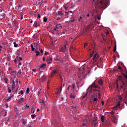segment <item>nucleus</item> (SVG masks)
Returning <instances> with one entry per match:
<instances>
[{"instance_id":"obj_9","label":"nucleus","mask_w":127,"mask_h":127,"mask_svg":"<svg viewBox=\"0 0 127 127\" xmlns=\"http://www.w3.org/2000/svg\"><path fill=\"white\" fill-rule=\"evenodd\" d=\"M24 98L23 97L20 98L18 101V104H21L24 101Z\"/></svg>"},{"instance_id":"obj_24","label":"nucleus","mask_w":127,"mask_h":127,"mask_svg":"<svg viewBox=\"0 0 127 127\" xmlns=\"http://www.w3.org/2000/svg\"><path fill=\"white\" fill-rule=\"evenodd\" d=\"M78 21L79 22H82L83 21V18L82 17V16H80L79 17V18L78 19Z\"/></svg>"},{"instance_id":"obj_13","label":"nucleus","mask_w":127,"mask_h":127,"mask_svg":"<svg viewBox=\"0 0 127 127\" xmlns=\"http://www.w3.org/2000/svg\"><path fill=\"white\" fill-rule=\"evenodd\" d=\"M113 122L115 124H117L118 123V118L115 116H113Z\"/></svg>"},{"instance_id":"obj_60","label":"nucleus","mask_w":127,"mask_h":127,"mask_svg":"<svg viewBox=\"0 0 127 127\" xmlns=\"http://www.w3.org/2000/svg\"><path fill=\"white\" fill-rule=\"evenodd\" d=\"M18 60H21H21H22V58H21V57H19V59H18Z\"/></svg>"},{"instance_id":"obj_31","label":"nucleus","mask_w":127,"mask_h":127,"mask_svg":"<svg viewBox=\"0 0 127 127\" xmlns=\"http://www.w3.org/2000/svg\"><path fill=\"white\" fill-rule=\"evenodd\" d=\"M23 94H24V92H23V90H21L20 92H19L18 93V94H19V95L21 94V95H23Z\"/></svg>"},{"instance_id":"obj_53","label":"nucleus","mask_w":127,"mask_h":127,"mask_svg":"<svg viewBox=\"0 0 127 127\" xmlns=\"http://www.w3.org/2000/svg\"><path fill=\"white\" fill-rule=\"evenodd\" d=\"M33 108H32V113L33 114V113H35V110H34L33 111Z\"/></svg>"},{"instance_id":"obj_56","label":"nucleus","mask_w":127,"mask_h":127,"mask_svg":"<svg viewBox=\"0 0 127 127\" xmlns=\"http://www.w3.org/2000/svg\"><path fill=\"white\" fill-rule=\"evenodd\" d=\"M22 124H23L24 126L26 125L25 121H23Z\"/></svg>"},{"instance_id":"obj_16","label":"nucleus","mask_w":127,"mask_h":127,"mask_svg":"<svg viewBox=\"0 0 127 127\" xmlns=\"http://www.w3.org/2000/svg\"><path fill=\"white\" fill-rule=\"evenodd\" d=\"M17 73V75L18 77H20V75H21V70H18L17 72H16V73Z\"/></svg>"},{"instance_id":"obj_11","label":"nucleus","mask_w":127,"mask_h":127,"mask_svg":"<svg viewBox=\"0 0 127 127\" xmlns=\"http://www.w3.org/2000/svg\"><path fill=\"white\" fill-rule=\"evenodd\" d=\"M58 73V71L56 70H54L52 71V72L51 73V75L52 76H53L54 75H55L56 73Z\"/></svg>"},{"instance_id":"obj_50","label":"nucleus","mask_w":127,"mask_h":127,"mask_svg":"<svg viewBox=\"0 0 127 127\" xmlns=\"http://www.w3.org/2000/svg\"><path fill=\"white\" fill-rule=\"evenodd\" d=\"M62 88H63V83H61V86L60 87V90H62Z\"/></svg>"},{"instance_id":"obj_44","label":"nucleus","mask_w":127,"mask_h":127,"mask_svg":"<svg viewBox=\"0 0 127 127\" xmlns=\"http://www.w3.org/2000/svg\"><path fill=\"white\" fill-rule=\"evenodd\" d=\"M87 93H86V94L84 96H83L82 97V99L85 98L87 96Z\"/></svg>"},{"instance_id":"obj_29","label":"nucleus","mask_w":127,"mask_h":127,"mask_svg":"<svg viewBox=\"0 0 127 127\" xmlns=\"http://www.w3.org/2000/svg\"><path fill=\"white\" fill-rule=\"evenodd\" d=\"M117 51V45H115V47H114V49H113V52H115Z\"/></svg>"},{"instance_id":"obj_39","label":"nucleus","mask_w":127,"mask_h":127,"mask_svg":"<svg viewBox=\"0 0 127 127\" xmlns=\"http://www.w3.org/2000/svg\"><path fill=\"white\" fill-rule=\"evenodd\" d=\"M8 93H10L11 92V89H10V87H8Z\"/></svg>"},{"instance_id":"obj_40","label":"nucleus","mask_w":127,"mask_h":127,"mask_svg":"<svg viewBox=\"0 0 127 127\" xmlns=\"http://www.w3.org/2000/svg\"><path fill=\"white\" fill-rule=\"evenodd\" d=\"M118 69H120V70H122V71H123V70H122V67H121V66H120V65H119V66H118Z\"/></svg>"},{"instance_id":"obj_33","label":"nucleus","mask_w":127,"mask_h":127,"mask_svg":"<svg viewBox=\"0 0 127 127\" xmlns=\"http://www.w3.org/2000/svg\"><path fill=\"white\" fill-rule=\"evenodd\" d=\"M29 94V88H28L26 90V94L28 95Z\"/></svg>"},{"instance_id":"obj_49","label":"nucleus","mask_w":127,"mask_h":127,"mask_svg":"<svg viewBox=\"0 0 127 127\" xmlns=\"http://www.w3.org/2000/svg\"><path fill=\"white\" fill-rule=\"evenodd\" d=\"M68 15V12H65V16H67Z\"/></svg>"},{"instance_id":"obj_25","label":"nucleus","mask_w":127,"mask_h":127,"mask_svg":"<svg viewBox=\"0 0 127 127\" xmlns=\"http://www.w3.org/2000/svg\"><path fill=\"white\" fill-rule=\"evenodd\" d=\"M101 120L102 122L104 123L105 119H104V117L103 115L102 116H101Z\"/></svg>"},{"instance_id":"obj_63","label":"nucleus","mask_w":127,"mask_h":127,"mask_svg":"<svg viewBox=\"0 0 127 127\" xmlns=\"http://www.w3.org/2000/svg\"><path fill=\"white\" fill-rule=\"evenodd\" d=\"M31 49L34 48V47H33V45L32 44L31 45Z\"/></svg>"},{"instance_id":"obj_23","label":"nucleus","mask_w":127,"mask_h":127,"mask_svg":"<svg viewBox=\"0 0 127 127\" xmlns=\"http://www.w3.org/2000/svg\"><path fill=\"white\" fill-rule=\"evenodd\" d=\"M97 100H98L97 97L94 98L93 99V101L95 102V104H96L97 103Z\"/></svg>"},{"instance_id":"obj_4","label":"nucleus","mask_w":127,"mask_h":127,"mask_svg":"<svg viewBox=\"0 0 127 127\" xmlns=\"http://www.w3.org/2000/svg\"><path fill=\"white\" fill-rule=\"evenodd\" d=\"M121 82H122L123 85H127V80H121ZM124 103L126 104V105L127 106V94H126L124 97Z\"/></svg>"},{"instance_id":"obj_18","label":"nucleus","mask_w":127,"mask_h":127,"mask_svg":"<svg viewBox=\"0 0 127 127\" xmlns=\"http://www.w3.org/2000/svg\"><path fill=\"white\" fill-rule=\"evenodd\" d=\"M54 60H55L56 61H62L61 60L59 59L58 56H56V57L55 58Z\"/></svg>"},{"instance_id":"obj_12","label":"nucleus","mask_w":127,"mask_h":127,"mask_svg":"<svg viewBox=\"0 0 127 127\" xmlns=\"http://www.w3.org/2000/svg\"><path fill=\"white\" fill-rule=\"evenodd\" d=\"M38 26H40L39 24L38 23V22L37 21H35V22H34V23L33 24V26H34L35 28H37Z\"/></svg>"},{"instance_id":"obj_54","label":"nucleus","mask_w":127,"mask_h":127,"mask_svg":"<svg viewBox=\"0 0 127 127\" xmlns=\"http://www.w3.org/2000/svg\"><path fill=\"white\" fill-rule=\"evenodd\" d=\"M49 53L48 52L45 53V55H46V56H47V55H49Z\"/></svg>"},{"instance_id":"obj_10","label":"nucleus","mask_w":127,"mask_h":127,"mask_svg":"<svg viewBox=\"0 0 127 127\" xmlns=\"http://www.w3.org/2000/svg\"><path fill=\"white\" fill-rule=\"evenodd\" d=\"M16 71L11 70V74L12 75V77L13 78H15V74H16Z\"/></svg>"},{"instance_id":"obj_52","label":"nucleus","mask_w":127,"mask_h":127,"mask_svg":"<svg viewBox=\"0 0 127 127\" xmlns=\"http://www.w3.org/2000/svg\"><path fill=\"white\" fill-rule=\"evenodd\" d=\"M5 107H6V108H8V104H7V103H6V104H5Z\"/></svg>"},{"instance_id":"obj_48","label":"nucleus","mask_w":127,"mask_h":127,"mask_svg":"<svg viewBox=\"0 0 127 127\" xmlns=\"http://www.w3.org/2000/svg\"><path fill=\"white\" fill-rule=\"evenodd\" d=\"M13 96H14V94H13L12 93H11L10 97H11V98H13Z\"/></svg>"},{"instance_id":"obj_57","label":"nucleus","mask_w":127,"mask_h":127,"mask_svg":"<svg viewBox=\"0 0 127 127\" xmlns=\"http://www.w3.org/2000/svg\"><path fill=\"white\" fill-rule=\"evenodd\" d=\"M123 78L122 76L119 75V79H122Z\"/></svg>"},{"instance_id":"obj_47","label":"nucleus","mask_w":127,"mask_h":127,"mask_svg":"<svg viewBox=\"0 0 127 127\" xmlns=\"http://www.w3.org/2000/svg\"><path fill=\"white\" fill-rule=\"evenodd\" d=\"M49 84H50V81H48L47 82V87H49Z\"/></svg>"},{"instance_id":"obj_8","label":"nucleus","mask_w":127,"mask_h":127,"mask_svg":"<svg viewBox=\"0 0 127 127\" xmlns=\"http://www.w3.org/2000/svg\"><path fill=\"white\" fill-rule=\"evenodd\" d=\"M121 105L120 104V102L118 101V103H117V104H116V105H115V106H114V108H113V109L115 110H118V108Z\"/></svg>"},{"instance_id":"obj_62","label":"nucleus","mask_w":127,"mask_h":127,"mask_svg":"<svg viewBox=\"0 0 127 127\" xmlns=\"http://www.w3.org/2000/svg\"><path fill=\"white\" fill-rule=\"evenodd\" d=\"M102 105L103 106L104 105V101H102Z\"/></svg>"},{"instance_id":"obj_30","label":"nucleus","mask_w":127,"mask_h":127,"mask_svg":"<svg viewBox=\"0 0 127 127\" xmlns=\"http://www.w3.org/2000/svg\"><path fill=\"white\" fill-rule=\"evenodd\" d=\"M13 44H14V47L15 48H16V47H18V45H17V44L16 43L14 42V43H13Z\"/></svg>"},{"instance_id":"obj_55","label":"nucleus","mask_w":127,"mask_h":127,"mask_svg":"<svg viewBox=\"0 0 127 127\" xmlns=\"http://www.w3.org/2000/svg\"><path fill=\"white\" fill-rule=\"evenodd\" d=\"M126 73H127V75H125V78H126L127 79V71H126Z\"/></svg>"},{"instance_id":"obj_64","label":"nucleus","mask_w":127,"mask_h":127,"mask_svg":"<svg viewBox=\"0 0 127 127\" xmlns=\"http://www.w3.org/2000/svg\"><path fill=\"white\" fill-rule=\"evenodd\" d=\"M87 46V44H85L84 47L85 48Z\"/></svg>"},{"instance_id":"obj_45","label":"nucleus","mask_w":127,"mask_h":127,"mask_svg":"<svg viewBox=\"0 0 127 127\" xmlns=\"http://www.w3.org/2000/svg\"><path fill=\"white\" fill-rule=\"evenodd\" d=\"M37 18H39V19H40V18H41V16H40V14H38Z\"/></svg>"},{"instance_id":"obj_28","label":"nucleus","mask_w":127,"mask_h":127,"mask_svg":"<svg viewBox=\"0 0 127 127\" xmlns=\"http://www.w3.org/2000/svg\"><path fill=\"white\" fill-rule=\"evenodd\" d=\"M12 98L11 97L9 96V98L6 100V102L10 101Z\"/></svg>"},{"instance_id":"obj_43","label":"nucleus","mask_w":127,"mask_h":127,"mask_svg":"<svg viewBox=\"0 0 127 127\" xmlns=\"http://www.w3.org/2000/svg\"><path fill=\"white\" fill-rule=\"evenodd\" d=\"M39 50H40V52H41V54H43V51L42 49H40Z\"/></svg>"},{"instance_id":"obj_3","label":"nucleus","mask_w":127,"mask_h":127,"mask_svg":"<svg viewBox=\"0 0 127 127\" xmlns=\"http://www.w3.org/2000/svg\"><path fill=\"white\" fill-rule=\"evenodd\" d=\"M18 80H15V81L14 80L10 81V84H12L11 85V91L13 92L15 89V86H17L18 84Z\"/></svg>"},{"instance_id":"obj_7","label":"nucleus","mask_w":127,"mask_h":127,"mask_svg":"<svg viewBox=\"0 0 127 127\" xmlns=\"http://www.w3.org/2000/svg\"><path fill=\"white\" fill-rule=\"evenodd\" d=\"M56 27L58 30L62 29V26L61 23L57 24Z\"/></svg>"},{"instance_id":"obj_42","label":"nucleus","mask_w":127,"mask_h":127,"mask_svg":"<svg viewBox=\"0 0 127 127\" xmlns=\"http://www.w3.org/2000/svg\"><path fill=\"white\" fill-rule=\"evenodd\" d=\"M66 51H67V48L66 47V45H64V47Z\"/></svg>"},{"instance_id":"obj_20","label":"nucleus","mask_w":127,"mask_h":127,"mask_svg":"<svg viewBox=\"0 0 127 127\" xmlns=\"http://www.w3.org/2000/svg\"><path fill=\"white\" fill-rule=\"evenodd\" d=\"M98 82L99 85H103V82L102 81V80H98Z\"/></svg>"},{"instance_id":"obj_2","label":"nucleus","mask_w":127,"mask_h":127,"mask_svg":"<svg viewBox=\"0 0 127 127\" xmlns=\"http://www.w3.org/2000/svg\"><path fill=\"white\" fill-rule=\"evenodd\" d=\"M92 88H94V89H92ZM99 89H100V87L98 85H96L95 81H94V82H93V83L91 85H90L89 86V87L87 89V92L91 93L92 92V90H93V91L98 92V94L99 96V98L100 99L101 98V97H100L101 94L100 93V91Z\"/></svg>"},{"instance_id":"obj_37","label":"nucleus","mask_w":127,"mask_h":127,"mask_svg":"<svg viewBox=\"0 0 127 127\" xmlns=\"http://www.w3.org/2000/svg\"><path fill=\"white\" fill-rule=\"evenodd\" d=\"M32 118L33 119L35 118V117H36V115L35 114H34L33 115H31Z\"/></svg>"},{"instance_id":"obj_17","label":"nucleus","mask_w":127,"mask_h":127,"mask_svg":"<svg viewBox=\"0 0 127 127\" xmlns=\"http://www.w3.org/2000/svg\"><path fill=\"white\" fill-rule=\"evenodd\" d=\"M75 84H73L72 85H71L70 87H71V90L73 91V92L74 91L75 89Z\"/></svg>"},{"instance_id":"obj_61","label":"nucleus","mask_w":127,"mask_h":127,"mask_svg":"<svg viewBox=\"0 0 127 127\" xmlns=\"http://www.w3.org/2000/svg\"><path fill=\"white\" fill-rule=\"evenodd\" d=\"M111 114H112V115H114V111L111 112Z\"/></svg>"},{"instance_id":"obj_27","label":"nucleus","mask_w":127,"mask_h":127,"mask_svg":"<svg viewBox=\"0 0 127 127\" xmlns=\"http://www.w3.org/2000/svg\"><path fill=\"white\" fill-rule=\"evenodd\" d=\"M46 66V64H44L42 65H41V68H45Z\"/></svg>"},{"instance_id":"obj_21","label":"nucleus","mask_w":127,"mask_h":127,"mask_svg":"<svg viewBox=\"0 0 127 127\" xmlns=\"http://www.w3.org/2000/svg\"><path fill=\"white\" fill-rule=\"evenodd\" d=\"M70 98L71 99H75V96L73 94V93H70Z\"/></svg>"},{"instance_id":"obj_15","label":"nucleus","mask_w":127,"mask_h":127,"mask_svg":"<svg viewBox=\"0 0 127 127\" xmlns=\"http://www.w3.org/2000/svg\"><path fill=\"white\" fill-rule=\"evenodd\" d=\"M61 52L65 53L67 52V50L64 49V47L62 48L60 50Z\"/></svg>"},{"instance_id":"obj_41","label":"nucleus","mask_w":127,"mask_h":127,"mask_svg":"<svg viewBox=\"0 0 127 127\" xmlns=\"http://www.w3.org/2000/svg\"><path fill=\"white\" fill-rule=\"evenodd\" d=\"M94 53V52H92V54H90V58L93 56Z\"/></svg>"},{"instance_id":"obj_58","label":"nucleus","mask_w":127,"mask_h":127,"mask_svg":"<svg viewBox=\"0 0 127 127\" xmlns=\"http://www.w3.org/2000/svg\"><path fill=\"white\" fill-rule=\"evenodd\" d=\"M18 64L20 65L21 64L20 61H19V64Z\"/></svg>"},{"instance_id":"obj_6","label":"nucleus","mask_w":127,"mask_h":127,"mask_svg":"<svg viewBox=\"0 0 127 127\" xmlns=\"http://www.w3.org/2000/svg\"><path fill=\"white\" fill-rule=\"evenodd\" d=\"M64 11H58V15L60 16H63L64 15Z\"/></svg>"},{"instance_id":"obj_34","label":"nucleus","mask_w":127,"mask_h":127,"mask_svg":"<svg viewBox=\"0 0 127 127\" xmlns=\"http://www.w3.org/2000/svg\"><path fill=\"white\" fill-rule=\"evenodd\" d=\"M110 126V125L109 124V123H107L105 124V127H109V126Z\"/></svg>"},{"instance_id":"obj_19","label":"nucleus","mask_w":127,"mask_h":127,"mask_svg":"<svg viewBox=\"0 0 127 127\" xmlns=\"http://www.w3.org/2000/svg\"><path fill=\"white\" fill-rule=\"evenodd\" d=\"M71 23H74L75 22V18L74 17H71L70 19Z\"/></svg>"},{"instance_id":"obj_14","label":"nucleus","mask_w":127,"mask_h":127,"mask_svg":"<svg viewBox=\"0 0 127 127\" xmlns=\"http://www.w3.org/2000/svg\"><path fill=\"white\" fill-rule=\"evenodd\" d=\"M52 56H50L46 60L47 63H48L49 61H52Z\"/></svg>"},{"instance_id":"obj_5","label":"nucleus","mask_w":127,"mask_h":127,"mask_svg":"<svg viewBox=\"0 0 127 127\" xmlns=\"http://www.w3.org/2000/svg\"><path fill=\"white\" fill-rule=\"evenodd\" d=\"M99 57H99L98 54L96 53V54L94 56V58L93 59L94 62H97V60L98 59Z\"/></svg>"},{"instance_id":"obj_51","label":"nucleus","mask_w":127,"mask_h":127,"mask_svg":"<svg viewBox=\"0 0 127 127\" xmlns=\"http://www.w3.org/2000/svg\"><path fill=\"white\" fill-rule=\"evenodd\" d=\"M32 49V51H33V52H35V49L33 47V48H31Z\"/></svg>"},{"instance_id":"obj_26","label":"nucleus","mask_w":127,"mask_h":127,"mask_svg":"<svg viewBox=\"0 0 127 127\" xmlns=\"http://www.w3.org/2000/svg\"><path fill=\"white\" fill-rule=\"evenodd\" d=\"M40 55V52L38 51H36V57H38Z\"/></svg>"},{"instance_id":"obj_36","label":"nucleus","mask_w":127,"mask_h":127,"mask_svg":"<svg viewBox=\"0 0 127 127\" xmlns=\"http://www.w3.org/2000/svg\"><path fill=\"white\" fill-rule=\"evenodd\" d=\"M19 52H20L19 50H18V51H17V55L18 56H20V54Z\"/></svg>"},{"instance_id":"obj_1","label":"nucleus","mask_w":127,"mask_h":127,"mask_svg":"<svg viewBox=\"0 0 127 127\" xmlns=\"http://www.w3.org/2000/svg\"><path fill=\"white\" fill-rule=\"evenodd\" d=\"M109 0H93V3H95V7L96 9L100 8L104 10L108 7Z\"/></svg>"},{"instance_id":"obj_46","label":"nucleus","mask_w":127,"mask_h":127,"mask_svg":"<svg viewBox=\"0 0 127 127\" xmlns=\"http://www.w3.org/2000/svg\"><path fill=\"white\" fill-rule=\"evenodd\" d=\"M41 91V89H40V90H39V92H38V96L40 95Z\"/></svg>"},{"instance_id":"obj_22","label":"nucleus","mask_w":127,"mask_h":127,"mask_svg":"<svg viewBox=\"0 0 127 127\" xmlns=\"http://www.w3.org/2000/svg\"><path fill=\"white\" fill-rule=\"evenodd\" d=\"M98 120V118L97 117H95V118H94V120H93V123L96 124V122Z\"/></svg>"},{"instance_id":"obj_59","label":"nucleus","mask_w":127,"mask_h":127,"mask_svg":"<svg viewBox=\"0 0 127 127\" xmlns=\"http://www.w3.org/2000/svg\"><path fill=\"white\" fill-rule=\"evenodd\" d=\"M14 62L16 64V63H17V60H16V59H14Z\"/></svg>"},{"instance_id":"obj_32","label":"nucleus","mask_w":127,"mask_h":127,"mask_svg":"<svg viewBox=\"0 0 127 127\" xmlns=\"http://www.w3.org/2000/svg\"><path fill=\"white\" fill-rule=\"evenodd\" d=\"M43 21H44V22H46L47 21V18L46 17H44Z\"/></svg>"},{"instance_id":"obj_35","label":"nucleus","mask_w":127,"mask_h":127,"mask_svg":"<svg viewBox=\"0 0 127 127\" xmlns=\"http://www.w3.org/2000/svg\"><path fill=\"white\" fill-rule=\"evenodd\" d=\"M101 16L100 15H98L97 16V19L99 20H101Z\"/></svg>"},{"instance_id":"obj_38","label":"nucleus","mask_w":127,"mask_h":127,"mask_svg":"<svg viewBox=\"0 0 127 127\" xmlns=\"http://www.w3.org/2000/svg\"><path fill=\"white\" fill-rule=\"evenodd\" d=\"M54 30L55 31H58L59 30H58V29L56 28V27L54 28Z\"/></svg>"}]
</instances>
